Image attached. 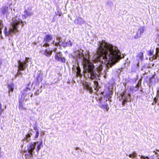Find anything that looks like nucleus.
<instances>
[{
  "label": "nucleus",
  "instance_id": "f257e3e1",
  "mask_svg": "<svg viewBox=\"0 0 159 159\" xmlns=\"http://www.w3.org/2000/svg\"><path fill=\"white\" fill-rule=\"evenodd\" d=\"M97 60L102 64L109 62L115 63L121 58V53L116 47L108 45L105 40L100 43L97 51Z\"/></svg>",
  "mask_w": 159,
  "mask_h": 159
},
{
  "label": "nucleus",
  "instance_id": "f03ea898",
  "mask_svg": "<svg viewBox=\"0 0 159 159\" xmlns=\"http://www.w3.org/2000/svg\"><path fill=\"white\" fill-rule=\"evenodd\" d=\"M75 57L77 59H83L84 70L90 74V78L92 80L97 79V77H99V75L94 70V66L89 61V52H85L84 54L83 52L78 50L75 52Z\"/></svg>",
  "mask_w": 159,
  "mask_h": 159
},
{
  "label": "nucleus",
  "instance_id": "7ed1b4c3",
  "mask_svg": "<svg viewBox=\"0 0 159 159\" xmlns=\"http://www.w3.org/2000/svg\"><path fill=\"white\" fill-rule=\"evenodd\" d=\"M38 143V141H36L33 143H30L29 145L27 146V150L30 154V157L32 156V155L33 153L34 152V151L35 148L36 144H38L36 146V151L38 153L39 152L41 147L43 146L42 140H41L39 143Z\"/></svg>",
  "mask_w": 159,
  "mask_h": 159
},
{
  "label": "nucleus",
  "instance_id": "20e7f679",
  "mask_svg": "<svg viewBox=\"0 0 159 159\" xmlns=\"http://www.w3.org/2000/svg\"><path fill=\"white\" fill-rule=\"evenodd\" d=\"M20 24H22V27L23 23L22 20H19L17 19H14L13 20V22L11 24L12 33H16L19 31L18 28Z\"/></svg>",
  "mask_w": 159,
  "mask_h": 159
},
{
  "label": "nucleus",
  "instance_id": "39448f33",
  "mask_svg": "<svg viewBox=\"0 0 159 159\" xmlns=\"http://www.w3.org/2000/svg\"><path fill=\"white\" fill-rule=\"evenodd\" d=\"M53 39L52 35L50 34H46L43 38V42L44 43L43 44V46L47 47L50 46L49 43Z\"/></svg>",
  "mask_w": 159,
  "mask_h": 159
},
{
  "label": "nucleus",
  "instance_id": "423d86ee",
  "mask_svg": "<svg viewBox=\"0 0 159 159\" xmlns=\"http://www.w3.org/2000/svg\"><path fill=\"white\" fill-rule=\"evenodd\" d=\"M98 102L100 107L103 109H106L107 111H108L109 108L108 104L107 103H105L104 99H103L102 97L98 99Z\"/></svg>",
  "mask_w": 159,
  "mask_h": 159
},
{
  "label": "nucleus",
  "instance_id": "0eeeda50",
  "mask_svg": "<svg viewBox=\"0 0 159 159\" xmlns=\"http://www.w3.org/2000/svg\"><path fill=\"white\" fill-rule=\"evenodd\" d=\"M24 14L22 15V18L23 19H26L27 17H30L33 15L31 9L29 8H28L27 9H25L24 11Z\"/></svg>",
  "mask_w": 159,
  "mask_h": 159
},
{
  "label": "nucleus",
  "instance_id": "6e6552de",
  "mask_svg": "<svg viewBox=\"0 0 159 159\" xmlns=\"http://www.w3.org/2000/svg\"><path fill=\"white\" fill-rule=\"evenodd\" d=\"M144 30V28L143 26L140 27L136 32V34L134 36V38L137 39L140 38L143 34Z\"/></svg>",
  "mask_w": 159,
  "mask_h": 159
},
{
  "label": "nucleus",
  "instance_id": "1a4fd4ad",
  "mask_svg": "<svg viewBox=\"0 0 159 159\" xmlns=\"http://www.w3.org/2000/svg\"><path fill=\"white\" fill-rule=\"evenodd\" d=\"M25 99V98L24 97H21V98H19V106L18 108L19 110H23L24 109H26L24 107V101Z\"/></svg>",
  "mask_w": 159,
  "mask_h": 159
},
{
  "label": "nucleus",
  "instance_id": "9d476101",
  "mask_svg": "<svg viewBox=\"0 0 159 159\" xmlns=\"http://www.w3.org/2000/svg\"><path fill=\"white\" fill-rule=\"evenodd\" d=\"M54 58L55 60L59 62L65 63L66 62V60L64 57H60V55L56 54L55 55Z\"/></svg>",
  "mask_w": 159,
  "mask_h": 159
},
{
  "label": "nucleus",
  "instance_id": "9b49d317",
  "mask_svg": "<svg viewBox=\"0 0 159 159\" xmlns=\"http://www.w3.org/2000/svg\"><path fill=\"white\" fill-rule=\"evenodd\" d=\"M31 89L28 88H26L21 92L22 97H25L27 95L30 93Z\"/></svg>",
  "mask_w": 159,
  "mask_h": 159
},
{
  "label": "nucleus",
  "instance_id": "f8f14e48",
  "mask_svg": "<svg viewBox=\"0 0 159 159\" xmlns=\"http://www.w3.org/2000/svg\"><path fill=\"white\" fill-rule=\"evenodd\" d=\"M83 84L84 87L86 89L88 90L90 92H92L93 90L91 87L90 83L85 82L83 83Z\"/></svg>",
  "mask_w": 159,
  "mask_h": 159
},
{
  "label": "nucleus",
  "instance_id": "ddd939ff",
  "mask_svg": "<svg viewBox=\"0 0 159 159\" xmlns=\"http://www.w3.org/2000/svg\"><path fill=\"white\" fill-rule=\"evenodd\" d=\"M0 10L1 13L3 15L7 14L8 13V7L7 6H3L1 8Z\"/></svg>",
  "mask_w": 159,
  "mask_h": 159
},
{
  "label": "nucleus",
  "instance_id": "4468645a",
  "mask_svg": "<svg viewBox=\"0 0 159 159\" xmlns=\"http://www.w3.org/2000/svg\"><path fill=\"white\" fill-rule=\"evenodd\" d=\"M73 70H74L76 74V76L81 77L82 74L81 73V70L79 66L76 67V68H73Z\"/></svg>",
  "mask_w": 159,
  "mask_h": 159
},
{
  "label": "nucleus",
  "instance_id": "2eb2a0df",
  "mask_svg": "<svg viewBox=\"0 0 159 159\" xmlns=\"http://www.w3.org/2000/svg\"><path fill=\"white\" fill-rule=\"evenodd\" d=\"M18 68L20 70H23L25 68V65L21 61H19L18 62Z\"/></svg>",
  "mask_w": 159,
  "mask_h": 159
},
{
  "label": "nucleus",
  "instance_id": "dca6fc26",
  "mask_svg": "<svg viewBox=\"0 0 159 159\" xmlns=\"http://www.w3.org/2000/svg\"><path fill=\"white\" fill-rule=\"evenodd\" d=\"M52 50H48L47 49L45 50L44 54L48 57H50L52 55Z\"/></svg>",
  "mask_w": 159,
  "mask_h": 159
},
{
  "label": "nucleus",
  "instance_id": "f3484780",
  "mask_svg": "<svg viewBox=\"0 0 159 159\" xmlns=\"http://www.w3.org/2000/svg\"><path fill=\"white\" fill-rule=\"evenodd\" d=\"M42 80V75L39 73L36 78V82L37 83H39L41 82Z\"/></svg>",
  "mask_w": 159,
  "mask_h": 159
},
{
  "label": "nucleus",
  "instance_id": "a211bd4d",
  "mask_svg": "<svg viewBox=\"0 0 159 159\" xmlns=\"http://www.w3.org/2000/svg\"><path fill=\"white\" fill-rule=\"evenodd\" d=\"M156 53L155 55H153V58L154 60L156 59L157 58V57L158 56V53L159 52V48H157L156 49ZM159 57V55L158 56Z\"/></svg>",
  "mask_w": 159,
  "mask_h": 159
},
{
  "label": "nucleus",
  "instance_id": "6ab92c4d",
  "mask_svg": "<svg viewBox=\"0 0 159 159\" xmlns=\"http://www.w3.org/2000/svg\"><path fill=\"white\" fill-rule=\"evenodd\" d=\"M136 57L138 58L139 59L142 60L143 58V54L142 52H139L137 55Z\"/></svg>",
  "mask_w": 159,
  "mask_h": 159
},
{
  "label": "nucleus",
  "instance_id": "aec40b11",
  "mask_svg": "<svg viewBox=\"0 0 159 159\" xmlns=\"http://www.w3.org/2000/svg\"><path fill=\"white\" fill-rule=\"evenodd\" d=\"M8 87L9 91H11V92H12L14 89L13 84H9L8 85Z\"/></svg>",
  "mask_w": 159,
  "mask_h": 159
},
{
  "label": "nucleus",
  "instance_id": "412c9836",
  "mask_svg": "<svg viewBox=\"0 0 159 159\" xmlns=\"http://www.w3.org/2000/svg\"><path fill=\"white\" fill-rule=\"evenodd\" d=\"M12 33V29H9V30L8 31H7L6 29L4 31V34L6 36H8L10 34Z\"/></svg>",
  "mask_w": 159,
  "mask_h": 159
},
{
  "label": "nucleus",
  "instance_id": "4be33fe9",
  "mask_svg": "<svg viewBox=\"0 0 159 159\" xmlns=\"http://www.w3.org/2000/svg\"><path fill=\"white\" fill-rule=\"evenodd\" d=\"M76 24H82L83 23V20L81 18H77L76 19Z\"/></svg>",
  "mask_w": 159,
  "mask_h": 159
},
{
  "label": "nucleus",
  "instance_id": "5701e85b",
  "mask_svg": "<svg viewBox=\"0 0 159 159\" xmlns=\"http://www.w3.org/2000/svg\"><path fill=\"white\" fill-rule=\"evenodd\" d=\"M137 156V154L135 152H132V153L129 154V156L130 158H134Z\"/></svg>",
  "mask_w": 159,
  "mask_h": 159
},
{
  "label": "nucleus",
  "instance_id": "b1692460",
  "mask_svg": "<svg viewBox=\"0 0 159 159\" xmlns=\"http://www.w3.org/2000/svg\"><path fill=\"white\" fill-rule=\"evenodd\" d=\"M93 83L95 86V90L98 91V82L97 81H94Z\"/></svg>",
  "mask_w": 159,
  "mask_h": 159
},
{
  "label": "nucleus",
  "instance_id": "393cba45",
  "mask_svg": "<svg viewBox=\"0 0 159 159\" xmlns=\"http://www.w3.org/2000/svg\"><path fill=\"white\" fill-rule=\"evenodd\" d=\"M154 53V51L153 50L150 49L148 51V55L149 56H153Z\"/></svg>",
  "mask_w": 159,
  "mask_h": 159
},
{
  "label": "nucleus",
  "instance_id": "a878e982",
  "mask_svg": "<svg viewBox=\"0 0 159 159\" xmlns=\"http://www.w3.org/2000/svg\"><path fill=\"white\" fill-rule=\"evenodd\" d=\"M3 27V24L2 20H0V33H2V30Z\"/></svg>",
  "mask_w": 159,
  "mask_h": 159
},
{
  "label": "nucleus",
  "instance_id": "bb28decb",
  "mask_svg": "<svg viewBox=\"0 0 159 159\" xmlns=\"http://www.w3.org/2000/svg\"><path fill=\"white\" fill-rule=\"evenodd\" d=\"M66 46H70L71 47L72 45V43L70 41H68L67 42H66Z\"/></svg>",
  "mask_w": 159,
  "mask_h": 159
},
{
  "label": "nucleus",
  "instance_id": "cd10ccee",
  "mask_svg": "<svg viewBox=\"0 0 159 159\" xmlns=\"http://www.w3.org/2000/svg\"><path fill=\"white\" fill-rule=\"evenodd\" d=\"M158 98L159 99V97L157 96V95L156 97L154 98V101L155 102V104H156L157 102V100Z\"/></svg>",
  "mask_w": 159,
  "mask_h": 159
},
{
  "label": "nucleus",
  "instance_id": "c85d7f7f",
  "mask_svg": "<svg viewBox=\"0 0 159 159\" xmlns=\"http://www.w3.org/2000/svg\"><path fill=\"white\" fill-rule=\"evenodd\" d=\"M31 135H32V133L31 134L28 133L26 134L25 135V140H26L28 138H30Z\"/></svg>",
  "mask_w": 159,
  "mask_h": 159
},
{
  "label": "nucleus",
  "instance_id": "c756f323",
  "mask_svg": "<svg viewBox=\"0 0 159 159\" xmlns=\"http://www.w3.org/2000/svg\"><path fill=\"white\" fill-rule=\"evenodd\" d=\"M106 97L107 98V99L109 101H111V100L109 98L111 97L110 95L109 94H107L106 95Z\"/></svg>",
  "mask_w": 159,
  "mask_h": 159
},
{
  "label": "nucleus",
  "instance_id": "7c9ffc66",
  "mask_svg": "<svg viewBox=\"0 0 159 159\" xmlns=\"http://www.w3.org/2000/svg\"><path fill=\"white\" fill-rule=\"evenodd\" d=\"M39 131L36 132L34 136L35 139L37 138L39 136Z\"/></svg>",
  "mask_w": 159,
  "mask_h": 159
},
{
  "label": "nucleus",
  "instance_id": "2f4dec72",
  "mask_svg": "<svg viewBox=\"0 0 159 159\" xmlns=\"http://www.w3.org/2000/svg\"><path fill=\"white\" fill-rule=\"evenodd\" d=\"M35 131L36 132L39 131L38 127L36 125H35L33 127Z\"/></svg>",
  "mask_w": 159,
  "mask_h": 159
},
{
  "label": "nucleus",
  "instance_id": "473e14b6",
  "mask_svg": "<svg viewBox=\"0 0 159 159\" xmlns=\"http://www.w3.org/2000/svg\"><path fill=\"white\" fill-rule=\"evenodd\" d=\"M102 69V66H100L98 68H97V71H98V72H99Z\"/></svg>",
  "mask_w": 159,
  "mask_h": 159
},
{
  "label": "nucleus",
  "instance_id": "72a5a7b5",
  "mask_svg": "<svg viewBox=\"0 0 159 159\" xmlns=\"http://www.w3.org/2000/svg\"><path fill=\"white\" fill-rule=\"evenodd\" d=\"M2 104L0 102V116L1 115L2 111Z\"/></svg>",
  "mask_w": 159,
  "mask_h": 159
},
{
  "label": "nucleus",
  "instance_id": "f704fd0d",
  "mask_svg": "<svg viewBox=\"0 0 159 159\" xmlns=\"http://www.w3.org/2000/svg\"><path fill=\"white\" fill-rule=\"evenodd\" d=\"M28 58L27 57H26L25 61L22 62L25 65L26 64V63H28Z\"/></svg>",
  "mask_w": 159,
  "mask_h": 159
},
{
  "label": "nucleus",
  "instance_id": "c9c22d12",
  "mask_svg": "<svg viewBox=\"0 0 159 159\" xmlns=\"http://www.w3.org/2000/svg\"><path fill=\"white\" fill-rule=\"evenodd\" d=\"M57 53H58V54H61V55H62V52H57Z\"/></svg>",
  "mask_w": 159,
  "mask_h": 159
},
{
  "label": "nucleus",
  "instance_id": "e433bc0d",
  "mask_svg": "<svg viewBox=\"0 0 159 159\" xmlns=\"http://www.w3.org/2000/svg\"><path fill=\"white\" fill-rule=\"evenodd\" d=\"M2 62L0 61V67H1V65L2 64Z\"/></svg>",
  "mask_w": 159,
  "mask_h": 159
},
{
  "label": "nucleus",
  "instance_id": "4c0bfd02",
  "mask_svg": "<svg viewBox=\"0 0 159 159\" xmlns=\"http://www.w3.org/2000/svg\"><path fill=\"white\" fill-rule=\"evenodd\" d=\"M154 104H155V102L154 103V102H153L152 103V105H153Z\"/></svg>",
  "mask_w": 159,
  "mask_h": 159
},
{
  "label": "nucleus",
  "instance_id": "58836bf2",
  "mask_svg": "<svg viewBox=\"0 0 159 159\" xmlns=\"http://www.w3.org/2000/svg\"><path fill=\"white\" fill-rule=\"evenodd\" d=\"M57 43H56L55 44V46H57Z\"/></svg>",
  "mask_w": 159,
  "mask_h": 159
}]
</instances>
